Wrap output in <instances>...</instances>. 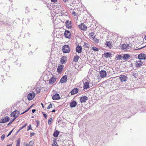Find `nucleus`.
Returning <instances> with one entry per match:
<instances>
[{"instance_id":"8fccbe9b","label":"nucleus","mask_w":146,"mask_h":146,"mask_svg":"<svg viewBox=\"0 0 146 146\" xmlns=\"http://www.w3.org/2000/svg\"><path fill=\"white\" fill-rule=\"evenodd\" d=\"M28 110H29V109L25 111H24V112H23V113H21V114H23L24 113H25L26 112H27V111H28Z\"/></svg>"},{"instance_id":"0eeeda50","label":"nucleus","mask_w":146,"mask_h":146,"mask_svg":"<svg viewBox=\"0 0 146 146\" xmlns=\"http://www.w3.org/2000/svg\"><path fill=\"white\" fill-rule=\"evenodd\" d=\"M138 58L139 59H145L146 58V55L144 53H140L139 54Z\"/></svg>"},{"instance_id":"4c0bfd02","label":"nucleus","mask_w":146,"mask_h":146,"mask_svg":"<svg viewBox=\"0 0 146 146\" xmlns=\"http://www.w3.org/2000/svg\"><path fill=\"white\" fill-rule=\"evenodd\" d=\"M5 137V135H3L1 136V139L2 140H3L4 139Z\"/></svg>"},{"instance_id":"6ab92c4d","label":"nucleus","mask_w":146,"mask_h":146,"mask_svg":"<svg viewBox=\"0 0 146 146\" xmlns=\"http://www.w3.org/2000/svg\"><path fill=\"white\" fill-rule=\"evenodd\" d=\"M89 88V83L88 82H86L84 84V88L85 89H87Z\"/></svg>"},{"instance_id":"f03ea898","label":"nucleus","mask_w":146,"mask_h":146,"mask_svg":"<svg viewBox=\"0 0 146 146\" xmlns=\"http://www.w3.org/2000/svg\"><path fill=\"white\" fill-rule=\"evenodd\" d=\"M19 113V111L17 110L11 113V117H14L13 119V121H14L16 118L17 117Z\"/></svg>"},{"instance_id":"e433bc0d","label":"nucleus","mask_w":146,"mask_h":146,"mask_svg":"<svg viewBox=\"0 0 146 146\" xmlns=\"http://www.w3.org/2000/svg\"><path fill=\"white\" fill-rule=\"evenodd\" d=\"M32 128L31 127V125H30L28 127V129L27 130V131H28L29 130L31 129Z\"/></svg>"},{"instance_id":"603ef678","label":"nucleus","mask_w":146,"mask_h":146,"mask_svg":"<svg viewBox=\"0 0 146 146\" xmlns=\"http://www.w3.org/2000/svg\"><path fill=\"white\" fill-rule=\"evenodd\" d=\"M13 121V120L11 121H10L8 124V125H10V124H11V123Z\"/></svg>"},{"instance_id":"4d7b16f0","label":"nucleus","mask_w":146,"mask_h":146,"mask_svg":"<svg viewBox=\"0 0 146 146\" xmlns=\"http://www.w3.org/2000/svg\"><path fill=\"white\" fill-rule=\"evenodd\" d=\"M68 0H63L65 2H66Z\"/></svg>"},{"instance_id":"20e7f679","label":"nucleus","mask_w":146,"mask_h":146,"mask_svg":"<svg viewBox=\"0 0 146 146\" xmlns=\"http://www.w3.org/2000/svg\"><path fill=\"white\" fill-rule=\"evenodd\" d=\"M131 45L129 44H123L121 46V49L122 50H127L130 49L131 47Z\"/></svg>"},{"instance_id":"a878e982","label":"nucleus","mask_w":146,"mask_h":146,"mask_svg":"<svg viewBox=\"0 0 146 146\" xmlns=\"http://www.w3.org/2000/svg\"><path fill=\"white\" fill-rule=\"evenodd\" d=\"M106 45L110 48H111L113 47V46L111 45V43L109 42H107Z\"/></svg>"},{"instance_id":"ddd939ff","label":"nucleus","mask_w":146,"mask_h":146,"mask_svg":"<svg viewBox=\"0 0 146 146\" xmlns=\"http://www.w3.org/2000/svg\"><path fill=\"white\" fill-rule=\"evenodd\" d=\"M82 46L79 45L77 46L76 48V52L78 53H80L82 52Z\"/></svg>"},{"instance_id":"c756f323","label":"nucleus","mask_w":146,"mask_h":146,"mask_svg":"<svg viewBox=\"0 0 146 146\" xmlns=\"http://www.w3.org/2000/svg\"><path fill=\"white\" fill-rule=\"evenodd\" d=\"M20 141L19 139L17 140L16 146H20Z\"/></svg>"},{"instance_id":"bb28decb","label":"nucleus","mask_w":146,"mask_h":146,"mask_svg":"<svg viewBox=\"0 0 146 146\" xmlns=\"http://www.w3.org/2000/svg\"><path fill=\"white\" fill-rule=\"evenodd\" d=\"M122 58V56L121 55H117L116 57V58H117V59H116L117 60H120Z\"/></svg>"},{"instance_id":"09e8293b","label":"nucleus","mask_w":146,"mask_h":146,"mask_svg":"<svg viewBox=\"0 0 146 146\" xmlns=\"http://www.w3.org/2000/svg\"><path fill=\"white\" fill-rule=\"evenodd\" d=\"M36 111L35 109H33L32 110V112L33 113H34Z\"/></svg>"},{"instance_id":"a19ab883","label":"nucleus","mask_w":146,"mask_h":146,"mask_svg":"<svg viewBox=\"0 0 146 146\" xmlns=\"http://www.w3.org/2000/svg\"><path fill=\"white\" fill-rule=\"evenodd\" d=\"M13 130H12L7 135V137H8V136H9L11 133L12 132L13 130Z\"/></svg>"},{"instance_id":"a211bd4d","label":"nucleus","mask_w":146,"mask_h":146,"mask_svg":"<svg viewBox=\"0 0 146 146\" xmlns=\"http://www.w3.org/2000/svg\"><path fill=\"white\" fill-rule=\"evenodd\" d=\"M64 66L62 65H60L57 68V71L60 73L62 71L63 69Z\"/></svg>"},{"instance_id":"5fc2aeb1","label":"nucleus","mask_w":146,"mask_h":146,"mask_svg":"<svg viewBox=\"0 0 146 146\" xmlns=\"http://www.w3.org/2000/svg\"><path fill=\"white\" fill-rule=\"evenodd\" d=\"M55 111V110H53L52 111V112H54Z\"/></svg>"},{"instance_id":"4be33fe9","label":"nucleus","mask_w":146,"mask_h":146,"mask_svg":"<svg viewBox=\"0 0 146 146\" xmlns=\"http://www.w3.org/2000/svg\"><path fill=\"white\" fill-rule=\"evenodd\" d=\"M78 90L77 88H74L73 89L71 92L72 95H74L77 93L78 92Z\"/></svg>"},{"instance_id":"2f4dec72","label":"nucleus","mask_w":146,"mask_h":146,"mask_svg":"<svg viewBox=\"0 0 146 146\" xmlns=\"http://www.w3.org/2000/svg\"><path fill=\"white\" fill-rule=\"evenodd\" d=\"M27 123H26V124L24 126H23L22 127H21L20 129H19L18 131L17 132V133H18L21 130L23 129L24 127H26L27 125Z\"/></svg>"},{"instance_id":"864d4df0","label":"nucleus","mask_w":146,"mask_h":146,"mask_svg":"<svg viewBox=\"0 0 146 146\" xmlns=\"http://www.w3.org/2000/svg\"><path fill=\"white\" fill-rule=\"evenodd\" d=\"M7 146H12V144L7 145Z\"/></svg>"},{"instance_id":"423d86ee","label":"nucleus","mask_w":146,"mask_h":146,"mask_svg":"<svg viewBox=\"0 0 146 146\" xmlns=\"http://www.w3.org/2000/svg\"><path fill=\"white\" fill-rule=\"evenodd\" d=\"M119 78L120 79L121 82H125L127 79V77L124 75H121L119 76Z\"/></svg>"},{"instance_id":"b1692460","label":"nucleus","mask_w":146,"mask_h":146,"mask_svg":"<svg viewBox=\"0 0 146 146\" xmlns=\"http://www.w3.org/2000/svg\"><path fill=\"white\" fill-rule=\"evenodd\" d=\"M104 56L106 58H108V57H110V56L111 54L109 52H106L104 53Z\"/></svg>"},{"instance_id":"3c124183","label":"nucleus","mask_w":146,"mask_h":146,"mask_svg":"<svg viewBox=\"0 0 146 146\" xmlns=\"http://www.w3.org/2000/svg\"><path fill=\"white\" fill-rule=\"evenodd\" d=\"M26 146H31L29 144V143L28 144H27L26 145Z\"/></svg>"},{"instance_id":"f3484780","label":"nucleus","mask_w":146,"mask_h":146,"mask_svg":"<svg viewBox=\"0 0 146 146\" xmlns=\"http://www.w3.org/2000/svg\"><path fill=\"white\" fill-rule=\"evenodd\" d=\"M137 64L136 65V67H139L141 66H142L143 64V62H141L140 60L136 61Z\"/></svg>"},{"instance_id":"5701e85b","label":"nucleus","mask_w":146,"mask_h":146,"mask_svg":"<svg viewBox=\"0 0 146 146\" xmlns=\"http://www.w3.org/2000/svg\"><path fill=\"white\" fill-rule=\"evenodd\" d=\"M130 57V55L128 54H125L123 55V58L125 60L128 59Z\"/></svg>"},{"instance_id":"473e14b6","label":"nucleus","mask_w":146,"mask_h":146,"mask_svg":"<svg viewBox=\"0 0 146 146\" xmlns=\"http://www.w3.org/2000/svg\"><path fill=\"white\" fill-rule=\"evenodd\" d=\"M92 49L93 50L95 51H98V49L96 47H92Z\"/></svg>"},{"instance_id":"6e6552de","label":"nucleus","mask_w":146,"mask_h":146,"mask_svg":"<svg viewBox=\"0 0 146 146\" xmlns=\"http://www.w3.org/2000/svg\"><path fill=\"white\" fill-rule=\"evenodd\" d=\"M64 35L66 38H70V37L71 34L69 31L66 30L65 31Z\"/></svg>"},{"instance_id":"9d476101","label":"nucleus","mask_w":146,"mask_h":146,"mask_svg":"<svg viewBox=\"0 0 146 146\" xmlns=\"http://www.w3.org/2000/svg\"><path fill=\"white\" fill-rule=\"evenodd\" d=\"M88 99V97L86 96H84L80 98V101L82 103H84L86 102Z\"/></svg>"},{"instance_id":"6e6d98bb","label":"nucleus","mask_w":146,"mask_h":146,"mask_svg":"<svg viewBox=\"0 0 146 146\" xmlns=\"http://www.w3.org/2000/svg\"><path fill=\"white\" fill-rule=\"evenodd\" d=\"M41 105L42 106V108H44L43 104L42 103H41Z\"/></svg>"},{"instance_id":"f704fd0d","label":"nucleus","mask_w":146,"mask_h":146,"mask_svg":"<svg viewBox=\"0 0 146 146\" xmlns=\"http://www.w3.org/2000/svg\"><path fill=\"white\" fill-rule=\"evenodd\" d=\"M52 108V104H50L48 106L47 108V109H49L50 108Z\"/></svg>"},{"instance_id":"2eb2a0df","label":"nucleus","mask_w":146,"mask_h":146,"mask_svg":"<svg viewBox=\"0 0 146 146\" xmlns=\"http://www.w3.org/2000/svg\"><path fill=\"white\" fill-rule=\"evenodd\" d=\"M67 60V57L66 56H63L61 58V63L62 64L65 63Z\"/></svg>"},{"instance_id":"c85d7f7f","label":"nucleus","mask_w":146,"mask_h":146,"mask_svg":"<svg viewBox=\"0 0 146 146\" xmlns=\"http://www.w3.org/2000/svg\"><path fill=\"white\" fill-rule=\"evenodd\" d=\"M94 33H91L90 34V36L91 37V38H92L94 39L95 38V36L94 35Z\"/></svg>"},{"instance_id":"4468645a","label":"nucleus","mask_w":146,"mask_h":146,"mask_svg":"<svg viewBox=\"0 0 146 146\" xmlns=\"http://www.w3.org/2000/svg\"><path fill=\"white\" fill-rule=\"evenodd\" d=\"M79 27L80 29L83 30H86L87 28V27L84 23L81 24Z\"/></svg>"},{"instance_id":"9b49d317","label":"nucleus","mask_w":146,"mask_h":146,"mask_svg":"<svg viewBox=\"0 0 146 146\" xmlns=\"http://www.w3.org/2000/svg\"><path fill=\"white\" fill-rule=\"evenodd\" d=\"M60 96L58 94H56L52 96V99L54 100H57L59 99Z\"/></svg>"},{"instance_id":"7ed1b4c3","label":"nucleus","mask_w":146,"mask_h":146,"mask_svg":"<svg viewBox=\"0 0 146 146\" xmlns=\"http://www.w3.org/2000/svg\"><path fill=\"white\" fill-rule=\"evenodd\" d=\"M100 74V77L102 78H104L106 77L107 75V73L106 71L104 70H101L99 72Z\"/></svg>"},{"instance_id":"58836bf2","label":"nucleus","mask_w":146,"mask_h":146,"mask_svg":"<svg viewBox=\"0 0 146 146\" xmlns=\"http://www.w3.org/2000/svg\"><path fill=\"white\" fill-rule=\"evenodd\" d=\"M88 44L87 43H84V46L85 47H86V48H88Z\"/></svg>"},{"instance_id":"37998d69","label":"nucleus","mask_w":146,"mask_h":146,"mask_svg":"<svg viewBox=\"0 0 146 146\" xmlns=\"http://www.w3.org/2000/svg\"><path fill=\"white\" fill-rule=\"evenodd\" d=\"M35 134V133H30V136L32 137Z\"/></svg>"},{"instance_id":"cd10ccee","label":"nucleus","mask_w":146,"mask_h":146,"mask_svg":"<svg viewBox=\"0 0 146 146\" xmlns=\"http://www.w3.org/2000/svg\"><path fill=\"white\" fill-rule=\"evenodd\" d=\"M79 58V57L78 56H76L74 57V61L76 62H78Z\"/></svg>"},{"instance_id":"13d9d810","label":"nucleus","mask_w":146,"mask_h":146,"mask_svg":"<svg viewBox=\"0 0 146 146\" xmlns=\"http://www.w3.org/2000/svg\"><path fill=\"white\" fill-rule=\"evenodd\" d=\"M145 38L146 40V35L145 37Z\"/></svg>"},{"instance_id":"c03bdc74","label":"nucleus","mask_w":146,"mask_h":146,"mask_svg":"<svg viewBox=\"0 0 146 146\" xmlns=\"http://www.w3.org/2000/svg\"><path fill=\"white\" fill-rule=\"evenodd\" d=\"M36 122L37 124V126L38 127V124H39V121H36Z\"/></svg>"},{"instance_id":"ea45409f","label":"nucleus","mask_w":146,"mask_h":146,"mask_svg":"<svg viewBox=\"0 0 146 146\" xmlns=\"http://www.w3.org/2000/svg\"><path fill=\"white\" fill-rule=\"evenodd\" d=\"M52 146H59L56 142H54L52 144Z\"/></svg>"},{"instance_id":"412c9836","label":"nucleus","mask_w":146,"mask_h":146,"mask_svg":"<svg viewBox=\"0 0 146 146\" xmlns=\"http://www.w3.org/2000/svg\"><path fill=\"white\" fill-rule=\"evenodd\" d=\"M56 81L55 78L52 77L51 78L49 81V83L51 84H53Z\"/></svg>"},{"instance_id":"72a5a7b5","label":"nucleus","mask_w":146,"mask_h":146,"mask_svg":"<svg viewBox=\"0 0 146 146\" xmlns=\"http://www.w3.org/2000/svg\"><path fill=\"white\" fill-rule=\"evenodd\" d=\"M142 107L143 108H144L145 110H146V105L145 104H143L142 105Z\"/></svg>"},{"instance_id":"a18cd8bd","label":"nucleus","mask_w":146,"mask_h":146,"mask_svg":"<svg viewBox=\"0 0 146 146\" xmlns=\"http://www.w3.org/2000/svg\"><path fill=\"white\" fill-rule=\"evenodd\" d=\"M43 115L44 116V117L46 119V118H47V115H46V114H44V113H43Z\"/></svg>"},{"instance_id":"dca6fc26","label":"nucleus","mask_w":146,"mask_h":146,"mask_svg":"<svg viewBox=\"0 0 146 146\" xmlns=\"http://www.w3.org/2000/svg\"><path fill=\"white\" fill-rule=\"evenodd\" d=\"M77 103L75 101H73L70 103V106L71 108H73L76 106Z\"/></svg>"},{"instance_id":"39448f33","label":"nucleus","mask_w":146,"mask_h":146,"mask_svg":"<svg viewBox=\"0 0 146 146\" xmlns=\"http://www.w3.org/2000/svg\"><path fill=\"white\" fill-rule=\"evenodd\" d=\"M35 96V94L34 92H33L30 93L28 95V99L29 100H31L34 98Z\"/></svg>"},{"instance_id":"1a4fd4ad","label":"nucleus","mask_w":146,"mask_h":146,"mask_svg":"<svg viewBox=\"0 0 146 146\" xmlns=\"http://www.w3.org/2000/svg\"><path fill=\"white\" fill-rule=\"evenodd\" d=\"M67 76L66 75H64L63 76L60 80V82L61 83L66 82L67 81Z\"/></svg>"},{"instance_id":"79ce46f5","label":"nucleus","mask_w":146,"mask_h":146,"mask_svg":"<svg viewBox=\"0 0 146 146\" xmlns=\"http://www.w3.org/2000/svg\"><path fill=\"white\" fill-rule=\"evenodd\" d=\"M36 90V92L37 93H40V90L39 89H37Z\"/></svg>"},{"instance_id":"aec40b11","label":"nucleus","mask_w":146,"mask_h":146,"mask_svg":"<svg viewBox=\"0 0 146 146\" xmlns=\"http://www.w3.org/2000/svg\"><path fill=\"white\" fill-rule=\"evenodd\" d=\"M9 117H6L5 118L2 119L1 120V122L2 123H4L6 122L9 121Z\"/></svg>"},{"instance_id":"f257e3e1","label":"nucleus","mask_w":146,"mask_h":146,"mask_svg":"<svg viewBox=\"0 0 146 146\" xmlns=\"http://www.w3.org/2000/svg\"><path fill=\"white\" fill-rule=\"evenodd\" d=\"M70 51L69 46L68 45H65L62 47V51L64 53H68Z\"/></svg>"},{"instance_id":"49530a36","label":"nucleus","mask_w":146,"mask_h":146,"mask_svg":"<svg viewBox=\"0 0 146 146\" xmlns=\"http://www.w3.org/2000/svg\"><path fill=\"white\" fill-rule=\"evenodd\" d=\"M51 2H52L55 3V2H56V1H57V0H51Z\"/></svg>"},{"instance_id":"393cba45","label":"nucleus","mask_w":146,"mask_h":146,"mask_svg":"<svg viewBox=\"0 0 146 146\" xmlns=\"http://www.w3.org/2000/svg\"><path fill=\"white\" fill-rule=\"evenodd\" d=\"M59 134V132L58 131H55L53 133V136L55 137H57Z\"/></svg>"},{"instance_id":"de8ad7c7","label":"nucleus","mask_w":146,"mask_h":146,"mask_svg":"<svg viewBox=\"0 0 146 146\" xmlns=\"http://www.w3.org/2000/svg\"><path fill=\"white\" fill-rule=\"evenodd\" d=\"M72 14L73 15H74V16L76 15V13L74 11H73V12H72Z\"/></svg>"},{"instance_id":"c9c22d12","label":"nucleus","mask_w":146,"mask_h":146,"mask_svg":"<svg viewBox=\"0 0 146 146\" xmlns=\"http://www.w3.org/2000/svg\"><path fill=\"white\" fill-rule=\"evenodd\" d=\"M29 144L31 146H32L34 143V141H31L29 142Z\"/></svg>"},{"instance_id":"7c9ffc66","label":"nucleus","mask_w":146,"mask_h":146,"mask_svg":"<svg viewBox=\"0 0 146 146\" xmlns=\"http://www.w3.org/2000/svg\"><path fill=\"white\" fill-rule=\"evenodd\" d=\"M52 121V118L49 119L48 121V124L50 125L51 124Z\"/></svg>"},{"instance_id":"f8f14e48","label":"nucleus","mask_w":146,"mask_h":146,"mask_svg":"<svg viewBox=\"0 0 146 146\" xmlns=\"http://www.w3.org/2000/svg\"><path fill=\"white\" fill-rule=\"evenodd\" d=\"M66 27L68 29H71L72 27L71 21H67L66 23Z\"/></svg>"}]
</instances>
